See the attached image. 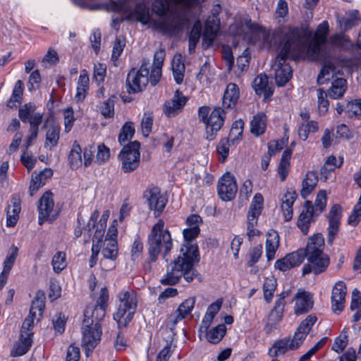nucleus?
I'll use <instances>...</instances> for the list:
<instances>
[{"label": "nucleus", "instance_id": "obj_1", "mask_svg": "<svg viewBox=\"0 0 361 361\" xmlns=\"http://www.w3.org/2000/svg\"><path fill=\"white\" fill-rule=\"evenodd\" d=\"M200 231V228L196 226L183 230L185 248H180L183 256H178L168 265L166 274L160 280L163 285H175L181 276L188 282L193 280L195 275L193 266L195 261H199V251L197 245L192 243V241L198 236Z\"/></svg>", "mask_w": 361, "mask_h": 361}, {"label": "nucleus", "instance_id": "obj_2", "mask_svg": "<svg viewBox=\"0 0 361 361\" xmlns=\"http://www.w3.org/2000/svg\"><path fill=\"white\" fill-rule=\"evenodd\" d=\"M308 32L305 27H289L284 34L282 47L276 57L274 68L275 80L278 86L285 85L292 78L293 70L286 61L296 60L305 50V40Z\"/></svg>", "mask_w": 361, "mask_h": 361}, {"label": "nucleus", "instance_id": "obj_3", "mask_svg": "<svg viewBox=\"0 0 361 361\" xmlns=\"http://www.w3.org/2000/svg\"><path fill=\"white\" fill-rule=\"evenodd\" d=\"M164 221L159 219L155 224L147 238V252L149 255L148 262H154L158 259V256L162 252L163 257L166 259V256L171 252L173 247V242L170 232L168 229H164Z\"/></svg>", "mask_w": 361, "mask_h": 361}, {"label": "nucleus", "instance_id": "obj_4", "mask_svg": "<svg viewBox=\"0 0 361 361\" xmlns=\"http://www.w3.org/2000/svg\"><path fill=\"white\" fill-rule=\"evenodd\" d=\"M118 302L114 319L119 326H126L132 320L137 307V295L133 290L120 292L117 295Z\"/></svg>", "mask_w": 361, "mask_h": 361}, {"label": "nucleus", "instance_id": "obj_5", "mask_svg": "<svg viewBox=\"0 0 361 361\" xmlns=\"http://www.w3.org/2000/svg\"><path fill=\"white\" fill-rule=\"evenodd\" d=\"M148 62L145 60L139 69L132 68L126 78V90L129 94H135L142 92L149 83Z\"/></svg>", "mask_w": 361, "mask_h": 361}, {"label": "nucleus", "instance_id": "obj_6", "mask_svg": "<svg viewBox=\"0 0 361 361\" xmlns=\"http://www.w3.org/2000/svg\"><path fill=\"white\" fill-rule=\"evenodd\" d=\"M35 319L39 320V318L30 314L25 319L20 330V342L16 343L12 349L11 357L22 356L30 349L32 343V328Z\"/></svg>", "mask_w": 361, "mask_h": 361}, {"label": "nucleus", "instance_id": "obj_7", "mask_svg": "<svg viewBox=\"0 0 361 361\" xmlns=\"http://www.w3.org/2000/svg\"><path fill=\"white\" fill-rule=\"evenodd\" d=\"M140 147L139 142L133 141L124 145L120 152L118 159L121 161V169L124 173H130L139 166Z\"/></svg>", "mask_w": 361, "mask_h": 361}, {"label": "nucleus", "instance_id": "obj_8", "mask_svg": "<svg viewBox=\"0 0 361 361\" xmlns=\"http://www.w3.org/2000/svg\"><path fill=\"white\" fill-rule=\"evenodd\" d=\"M92 322L93 320L88 318L84 319L82 322V343L87 356L98 345L102 334L101 325Z\"/></svg>", "mask_w": 361, "mask_h": 361}, {"label": "nucleus", "instance_id": "obj_9", "mask_svg": "<svg viewBox=\"0 0 361 361\" xmlns=\"http://www.w3.org/2000/svg\"><path fill=\"white\" fill-rule=\"evenodd\" d=\"M144 196L147 201L149 208L154 211V216H159L168 202L167 198L161 192L160 189L155 186L147 188Z\"/></svg>", "mask_w": 361, "mask_h": 361}, {"label": "nucleus", "instance_id": "obj_10", "mask_svg": "<svg viewBox=\"0 0 361 361\" xmlns=\"http://www.w3.org/2000/svg\"><path fill=\"white\" fill-rule=\"evenodd\" d=\"M226 110L218 106L214 108L205 123L207 140H214L217 132L221 128L225 120Z\"/></svg>", "mask_w": 361, "mask_h": 361}, {"label": "nucleus", "instance_id": "obj_11", "mask_svg": "<svg viewBox=\"0 0 361 361\" xmlns=\"http://www.w3.org/2000/svg\"><path fill=\"white\" fill-rule=\"evenodd\" d=\"M52 193L47 191L43 194L38 202L39 224L42 225L44 221H54L58 213L54 209V200Z\"/></svg>", "mask_w": 361, "mask_h": 361}, {"label": "nucleus", "instance_id": "obj_12", "mask_svg": "<svg viewBox=\"0 0 361 361\" xmlns=\"http://www.w3.org/2000/svg\"><path fill=\"white\" fill-rule=\"evenodd\" d=\"M238 190L234 176L230 172L225 173L219 180L218 195L223 201L233 200Z\"/></svg>", "mask_w": 361, "mask_h": 361}, {"label": "nucleus", "instance_id": "obj_13", "mask_svg": "<svg viewBox=\"0 0 361 361\" xmlns=\"http://www.w3.org/2000/svg\"><path fill=\"white\" fill-rule=\"evenodd\" d=\"M307 263L303 266L302 275L313 273L316 275L326 271L330 263L329 256L325 253L306 257Z\"/></svg>", "mask_w": 361, "mask_h": 361}, {"label": "nucleus", "instance_id": "obj_14", "mask_svg": "<svg viewBox=\"0 0 361 361\" xmlns=\"http://www.w3.org/2000/svg\"><path fill=\"white\" fill-rule=\"evenodd\" d=\"M104 247L102 250L103 258L100 261L102 269L105 271L115 267V260L118 255L116 239H105Z\"/></svg>", "mask_w": 361, "mask_h": 361}, {"label": "nucleus", "instance_id": "obj_15", "mask_svg": "<svg viewBox=\"0 0 361 361\" xmlns=\"http://www.w3.org/2000/svg\"><path fill=\"white\" fill-rule=\"evenodd\" d=\"M188 101V98L179 90H176L173 98L165 102L164 113L167 117H175L180 113Z\"/></svg>", "mask_w": 361, "mask_h": 361}, {"label": "nucleus", "instance_id": "obj_16", "mask_svg": "<svg viewBox=\"0 0 361 361\" xmlns=\"http://www.w3.org/2000/svg\"><path fill=\"white\" fill-rule=\"evenodd\" d=\"M317 319L315 315L310 314L301 322L294 334L293 338H290V341L292 343L294 344L295 349L298 348V347L302 343L312 326L317 322Z\"/></svg>", "mask_w": 361, "mask_h": 361}, {"label": "nucleus", "instance_id": "obj_17", "mask_svg": "<svg viewBox=\"0 0 361 361\" xmlns=\"http://www.w3.org/2000/svg\"><path fill=\"white\" fill-rule=\"evenodd\" d=\"M346 286L343 281H338L332 289L331 308L334 312H341L344 307Z\"/></svg>", "mask_w": 361, "mask_h": 361}, {"label": "nucleus", "instance_id": "obj_18", "mask_svg": "<svg viewBox=\"0 0 361 361\" xmlns=\"http://www.w3.org/2000/svg\"><path fill=\"white\" fill-rule=\"evenodd\" d=\"M293 300L295 302L294 312L297 315L307 313L312 310L314 304L312 295L305 290H299Z\"/></svg>", "mask_w": 361, "mask_h": 361}, {"label": "nucleus", "instance_id": "obj_19", "mask_svg": "<svg viewBox=\"0 0 361 361\" xmlns=\"http://www.w3.org/2000/svg\"><path fill=\"white\" fill-rule=\"evenodd\" d=\"M220 20L219 18H208L205 23L202 36V46L209 47L214 41L219 30Z\"/></svg>", "mask_w": 361, "mask_h": 361}, {"label": "nucleus", "instance_id": "obj_20", "mask_svg": "<svg viewBox=\"0 0 361 361\" xmlns=\"http://www.w3.org/2000/svg\"><path fill=\"white\" fill-rule=\"evenodd\" d=\"M314 207L310 201H306L304 205V209L300 214L297 226L302 233L306 235L309 233V228L314 219Z\"/></svg>", "mask_w": 361, "mask_h": 361}, {"label": "nucleus", "instance_id": "obj_21", "mask_svg": "<svg viewBox=\"0 0 361 361\" xmlns=\"http://www.w3.org/2000/svg\"><path fill=\"white\" fill-rule=\"evenodd\" d=\"M240 97L238 85L230 82L227 85L222 97V106L224 109H233L235 107Z\"/></svg>", "mask_w": 361, "mask_h": 361}, {"label": "nucleus", "instance_id": "obj_22", "mask_svg": "<svg viewBox=\"0 0 361 361\" xmlns=\"http://www.w3.org/2000/svg\"><path fill=\"white\" fill-rule=\"evenodd\" d=\"M252 87L257 94L264 95V100L269 99L274 92L272 86L269 84L268 77L264 73H261L255 78Z\"/></svg>", "mask_w": 361, "mask_h": 361}, {"label": "nucleus", "instance_id": "obj_23", "mask_svg": "<svg viewBox=\"0 0 361 361\" xmlns=\"http://www.w3.org/2000/svg\"><path fill=\"white\" fill-rule=\"evenodd\" d=\"M308 32V35L305 40V50L300 54V56L302 54H304L305 51H307L310 56L314 59H323L324 56H323L322 49L323 47L326 44V42H321L318 39L314 37L312 38V41L307 44V42L311 37V32L305 28Z\"/></svg>", "mask_w": 361, "mask_h": 361}, {"label": "nucleus", "instance_id": "obj_24", "mask_svg": "<svg viewBox=\"0 0 361 361\" xmlns=\"http://www.w3.org/2000/svg\"><path fill=\"white\" fill-rule=\"evenodd\" d=\"M324 239L321 233L314 234L308 240L305 251L306 257L320 255L324 252Z\"/></svg>", "mask_w": 361, "mask_h": 361}, {"label": "nucleus", "instance_id": "obj_25", "mask_svg": "<svg viewBox=\"0 0 361 361\" xmlns=\"http://www.w3.org/2000/svg\"><path fill=\"white\" fill-rule=\"evenodd\" d=\"M52 175L53 171L51 169H44L36 176H32L29 186L30 195L33 196L41 187L45 185L47 179Z\"/></svg>", "mask_w": 361, "mask_h": 361}, {"label": "nucleus", "instance_id": "obj_26", "mask_svg": "<svg viewBox=\"0 0 361 361\" xmlns=\"http://www.w3.org/2000/svg\"><path fill=\"white\" fill-rule=\"evenodd\" d=\"M285 306L283 305L281 302H276L275 305L271 310L269 316V322L267 323L264 329L267 334L271 332L276 328V324L281 320L283 314Z\"/></svg>", "mask_w": 361, "mask_h": 361}, {"label": "nucleus", "instance_id": "obj_27", "mask_svg": "<svg viewBox=\"0 0 361 361\" xmlns=\"http://www.w3.org/2000/svg\"><path fill=\"white\" fill-rule=\"evenodd\" d=\"M296 350L290 338H283L274 342L269 348L268 354L270 357H276L285 354L288 350Z\"/></svg>", "mask_w": 361, "mask_h": 361}, {"label": "nucleus", "instance_id": "obj_28", "mask_svg": "<svg viewBox=\"0 0 361 361\" xmlns=\"http://www.w3.org/2000/svg\"><path fill=\"white\" fill-rule=\"evenodd\" d=\"M20 209V200L19 197L17 195L13 196L11 204L8 205L6 212L7 226H14L16 224Z\"/></svg>", "mask_w": 361, "mask_h": 361}, {"label": "nucleus", "instance_id": "obj_29", "mask_svg": "<svg viewBox=\"0 0 361 361\" xmlns=\"http://www.w3.org/2000/svg\"><path fill=\"white\" fill-rule=\"evenodd\" d=\"M279 246V235L274 230L267 233L266 241V256L268 261L274 259L275 253Z\"/></svg>", "mask_w": 361, "mask_h": 361}, {"label": "nucleus", "instance_id": "obj_30", "mask_svg": "<svg viewBox=\"0 0 361 361\" xmlns=\"http://www.w3.org/2000/svg\"><path fill=\"white\" fill-rule=\"evenodd\" d=\"M317 183V173L314 171H308L302 183V188L300 190L302 197L305 199L315 188Z\"/></svg>", "mask_w": 361, "mask_h": 361}, {"label": "nucleus", "instance_id": "obj_31", "mask_svg": "<svg viewBox=\"0 0 361 361\" xmlns=\"http://www.w3.org/2000/svg\"><path fill=\"white\" fill-rule=\"evenodd\" d=\"M195 304V298L191 297L185 300L178 307L176 312V316L172 320L173 323L176 324L180 320L185 319L188 316L194 308Z\"/></svg>", "mask_w": 361, "mask_h": 361}, {"label": "nucleus", "instance_id": "obj_32", "mask_svg": "<svg viewBox=\"0 0 361 361\" xmlns=\"http://www.w3.org/2000/svg\"><path fill=\"white\" fill-rule=\"evenodd\" d=\"M267 128V116L261 112L255 115L250 122V132L255 136H259L264 133Z\"/></svg>", "mask_w": 361, "mask_h": 361}, {"label": "nucleus", "instance_id": "obj_33", "mask_svg": "<svg viewBox=\"0 0 361 361\" xmlns=\"http://www.w3.org/2000/svg\"><path fill=\"white\" fill-rule=\"evenodd\" d=\"M347 90V81L344 78L334 80L331 87L328 90L329 96L334 99H337L343 96Z\"/></svg>", "mask_w": 361, "mask_h": 361}, {"label": "nucleus", "instance_id": "obj_34", "mask_svg": "<svg viewBox=\"0 0 361 361\" xmlns=\"http://www.w3.org/2000/svg\"><path fill=\"white\" fill-rule=\"evenodd\" d=\"M44 306L45 294L42 290H38L32 302L29 314L39 318L43 314Z\"/></svg>", "mask_w": 361, "mask_h": 361}, {"label": "nucleus", "instance_id": "obj_35", "mask_svg": "<svg viewBox=\"0 0 361 361\" xmlns=\"http://www.w3.org/2000/svg\"><path fill=\"white\" fill-rule=\"evenodd\" d=\"M43 114H37L30 121L29 129L30 135L26 139L25 150L32 145V142L37 137L39 126L42 122Z\"/></svg>", "mask_w": 361, "mask_h": 361}, {"label": "nucleus", "instance_id": "obj_36", "mask_svg": "<svg viewBox=\"0 0 361 361\" xmlns=\"http://www.w3.org/2000/svg\"><path fill=\"white\" fill-rule=\"evenodd\" d=\"M185 64L182 56L176 54L172 60V71L175 81L177 84H180L183 80L185 73Z\"/></svg>", "mask_w": 361, "mask_h": 361}, {"label": "nucleus", "instance_id": "obj_37", "mask_svg": "<svg viewBox=\"0 0 361 361\" xmlns=\"http://www.w3.org/2000/svg\"><path fill=\"white\" fill-rule=\"evenodd\" d=\"M292 156V150L290 149H286L283 151L279 166H278V173L280 177V179L283 181L286 180L290 168V160Z\"/></svg>", "mask_w": 361, "mask_h": 361}, {"label": "nucleus", "instance_id": "obj_38", "mask_svg": "<svg viewBox=\"0 0 361 361\" xmlns=\"http://www.w3.org/2000/svg\"><path fill=\"white\" fill-rule=\"evenodd\" d=\"M82 149L77 141L73 144L68 154V164L72 169H76L82 165Z\"/></svg>", "mask_w": 361, "mask_h": 361}, {"label": "nucleus", "instance_id": "obj_39", "mask_svg": "<svg viewBox=\"0 0 361 361\" xmlns=\"http://www.w3.org/2000/svg\"><path fill=\"white\" fill-rule=\"evenodd\" d=\"M61 128L57 125L51 126L46 134L44 147L51 149L55 147L60 137Z\"/></svg>", "mask_w": 361, "mask_h": 361}, {"label": "nucleus", "instance_id": "obj_40", "mask_svg": "<svg viewBox=\"0 0 361 361\" xmlns=\"http://www.w3.org/2000/svg\"><path fill=\"white\" fill-rule=\"evenodd\" d=\"M37 106L32 102L26 103L21 106L18 110V116L23 123L29 122L37 114H42L41 112H36Z\"/></svg>", "mask_w": 361, "mask_h": 361}, {"label": "nucleus", "instance_id": "obj_41", "mask_svg": "<svg viewBox=\"0 0 361 361\" xmlns=\"http://www.w3.org/2000/svg\"><path fill=\"white\" fill-rule=\"evenodd\" d=\"M157 28L164 32H172L178 30L182 26L181 20L178 15L174 16V23H170L167 19L164 18L156 23Z\"/></svg>", "mask_w": 361, "mask_h": 361}, {"label": "nucleus", "instance_id": "obj_42", "mask_svg": "<svg viewBox=\"0 0 361 361\" xmlns=\"http://www.w3.org/2000/svg\"><path fill=\"white\" fill-rule=\"evenodd\" d=\"M106 310L99 306H94V308L87 307L84 312V319L88 318L93 320V324H100V322L105 317Z\"/></svg>", "mask_w": 361, "mask_h": 361}, {"label": "nucleus", "instance_id": "obj_43", "mask_svg": "<svg viewBox=\"0 0 361 361\" xmlns=\"http://www.w3.org/2000/svg\"><path fill=\"white\" fill-rule=\"evenodd\" d=\"M226 331L225 324H219L207 332V339L209 343H218L226 334Z\"/></svg>", "mask_w": 361, "mask_h": 361}, {"label": "nucleus", "instance_id": "obj_44", "mask_svg": "<svg viewBox=\"0 0 361 361\" xmlns=\"http://www.w3.org/2000/svg\"><path fill=\"white\" fill-rule=\"evenodd\" d=\"M319 130L318 123L314 121L302 123L298 128V135L302 140H306L310 133H316Z\"/></svg>", "mask_w": 361, "mask_h": 361}, {"label": "nucleus", "instance_id": "obj_45", "mask_svg": "<svg viewBox=\"0 0 361 361\" xmlns=\"http://www.w3.org/2000/svg\"><path fill=\"white\" fill-rule=\"evenodd\" d=\"M276 279L274 277L266 278L263 284L264 298L267 302H271L276 288Z\"/></svg>", "mask_w": 361, "mask_h": 361}, {"label": "nucleus", "instance_id": "obj_46", "mask_svg": "<svg viewBox=\"0 0 361 361\" xmlns=\"http://www.w3.org/2000/svg\"><path fill=\"white\" fill-rule=\"evenodd\" d=\"M345 113L349 118H361V99L348 102L345 106Z\"/></svg>", "mask_w": 361, "mask_h": 361}, {"label": "nucleus", "instance_id": "obj_47", "mask_svg": "<svg viewBox=\"0 0 361 361\" xmlns=\"http://www.w3.org/2000/svg\"><path fill=\"white\" fill-rule=\"evenodd\" d=\"M23 92V82L18 80L14 86L12 95L7 102V106L12 108L16 106V103L20 104Z\"/></svg>", "mask_w": 361, "mask_h": 361}, {"label": "nucleus", "instance_id": "obj_48", "mask_svg": "<svg viewBox=\"0 0 361 361\" xmlns=\"http://www.w3.org/2000/svg\"><path fill=\"white\" fill-rule=\"evenodd\" d=\"M202 27L195 23L192 27L188 38V51L190 54L195 52V49L201 36Z\"/></svg>", "mask_w": 361, "mask_h": 361}, {"label": "nucleus", "instance_id": "obj_49", "mask_svg": "<svg viewBox=\"0 0 361 361\" xmlns=\"http://www.w3.org/2000/svg\"><path fill=\"white\" fill-rule=\"evenodd\" d=\"M135 133L133 123L132 122L126 123L121 129L118 135V142L121 145H124L125 142L130 140Z\"/></svg>", "mask_w": 361, "mask_h": 361}, {"label": "nucleus", "instance_id": "obj_50", "mask_svg": "<svg viewBox=\"0 0 361 361\" xmlns=\"http://www.w3.org/2000/svg\"><path fill=\"white\" fill-rule=\"evenodd\" d=\"M51 264L56 273L61 272L66 267V254L63 252H57L52 258Z\"/></svg>", "mask_w": 361, "mask_h": 361}, {"label": "nucleus", "instance_id": "obj_51", "mask_svg": "<svg viewBox=\"0 0 361 361\" xmlns=\"http://www.w3.org/2000/svg\"><path fill=\"white\" fill-rule=\"evenodd\" d=\"M317 93L319 111L320 114H324L329 109V103L327 99L329 94L322 88H319Z\"/></svg>", "mask_w": 361, "mask_h": 361}, {"label": "nucleus", "instance_id": "obj_52", "mask_svg": "<svg viewBox=\"0 0 361 361\" xmlns=\"http://www.w3.org/2000/svg\"><path fill=\"white\" fill-rule=\"evenodd\" d=\"M286 255L291 262L292 268L300 266L306 257L305 251L302 248L298 249L295 252L287 254Z\"/></svg>", "mask_w": 361, "mask_h": 361}, {"label": "nucleus", "instance_id": "obj_53", "mask_svg": "<svg viewBox=\"0 0 361 361\" xmlns=\"http://www.w3.org/2000/svg\"><path fill=\"white\" fill-rule=\"evenodd\" d=\"M330 43L338 47H348L351 45L350 38L343 33L336 34L330 37Z\"/></svg>", "mask_w": 361, "mask_h": 361}, {"label": "nucleus", "instance_id": "obj_54", "mask_svg": "<svg viewBox=\"0 0 361 361\" xmlns=\"http://www.w3.org/2000/svg\"><path fill=\"white\" fill-rule=\"evenodd\" d=\"M329 31V23L324 20L317 26L313 37L318 39L321 42H326Z\"/></svg>", "mask_w": 361, "mask_h": 361}, {"label": "nucleus", "instance_id": "obj_55", "mask_svg": "<svg viewBox=\"0 0 361 361\" xmlns=\"http://www.w3.org/2000/svg\"><path fill=\"white\" fill-rule=\"evenodd\" d=\"M18 250L17 247H16L14 245L11 247L8 255L6 256V257L4 262L3 270L10 273V271L12 269V267L16 262V257L18 255Z\"/></svg>", "mask_w": 361, "mask_h": 361}, {"label": "nucleus", "instance_id": "obj_56", "mask_svg": "<svg viewBox=\"0 0 361 361\" xmlns=\"http://www.w3.org/2000/svg\"><path fill=\"white\" fill-rule=\"evenodd\" d=\"M326 205V192L325 190H320L317 195L314 201V213L319 212V214L322 213L325 209Z\"/></svg>", "mask_w": 361, "mask_h": 361}, {"label": "nucleus", "instance_id": "obj_57", "mask_svg": "<svg viewBox=\"0 0 361 361\" xmlns=\"http://www.w3.org/2000/svg\"><path fill=\"white\" fill-rule=\"evenodd\" d=\"M250 54L247 49H246L243 54L238 57L236 64L240 72L243 73L247 71L250 64Z\"/></svg>", "mask_w": 361, "mask_h": 361}, {"label": "nucleus", "instance_id": "obj_58", "mask_svg": "<svg viewBox=\"0 0 361 361\" xmlns=\"http://www.w3.org/2000/svg\"><path fill=\"white\" fill-rule=\"evenodd\" d=\"M229 142L230 140L228 139H221L216 146V152L221 156V162H224L228 156L230 146Z\"/></svg>", "mask_w": 361, "mask_h": 361}, {"label": "nucleus", "instance_id": "obj_59", "mask_svg": "<svg viewBox=\"0 0 361 361\" xmlns=\"http://www.w3.org/2000/svg\"><path fill=\"white\" fill-rule=\"evenodd\" d=\"M348 341V336L345 334L341 332L339 336L335 339L331 349L335 352L340 353L343 352V350L347 346Z\"/></svg>", "mask_w": 361, "mask_h": 361}, {"label": "nucleus", "instance_id": "obj_60", "mask_svg": "<svg viewBox=\"0 0 361 361\" xmlns=\"http://www.w3.org/2000/svg\"><path fill=\"white\" fill-rule=\"evenodd\" d=\"M100 112L105 118H111L114 115V100L109 98L100 106Z\"/></svg>", "mask_w": 361, "mask_h": 361}, {"label": "nucleus", "instance_id": "obj_61", "mask_svg": "<svg viewBox=\"0 0 361 361\" xmlns=\"http://www.w3.org/2000/svg\"><path fill=\"white\" fill-rule=\"evenodd\" d=\"M152 123L153 118L152 114L150 113H145L141 122L142 131L145 136H148L151 133Z\"/></svg>", "mask_w": 361, "mask_h": 361}, {"label": "nucleus", "instance_id": "obj_62", "mask_svg": "<svg viewBox=\"0 0 361 361\" xmlns=\"http://www.w3.org/2000/svg\"><path fill=\"white\" fill-rule=\"evenodd\" d=\"M334 71V66L330 62H325L317 77L318 84H324L327 80L325 79V76L329 75Z\"/></svg>", "mask_w": 361, "mask_h": 361}, {"label": "nucleus", "instance_id": "obj_63", "mask_svg": "<svg viewBox=\"0 0 361 361\" xmlns=\"http://www.w3.org/2000/svg\"><path fill=\"white\" fill-rule=\"evenodd\" d=\"M105 232V225L102 223L97 226V229L93 235L92 245H97L101 248L103 237Z\"/></svg>", "mask_w": 361, "mask_h": 361}, {"label": "nucleus", "instance_id": "obj_64", "mask_svg": "<svg viewBox=\"0 0 361 361\" xmlns=\"http://www.w3.org/2000/svg\"><path fill=\"white\" fill-rule=\"evenodd\" d=\"M126 46L125 39H121V38H116L112 50L111 59L114 61H116L119 56H121L123 48Z\"/></svg>", "mask_w": 361, "mask_h": 361}]
</instances>
